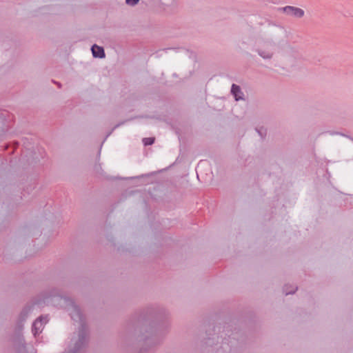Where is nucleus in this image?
Returning a JSON list of instances; mask_svg holds the SVG:
<instances>
[{
  "label": "nucleus",
  "mask_w": 353,
  "mask_h": 353,
  "mask_svg": "<svg viewBox=\"0 0 353 353\" xmlns=\"http://www.w3.org/2000/svg\"><path fill=\"white\" fill-rule=\"evenodd\" d=\"M165 314L163 308L150 307L143 310L137 316L133 326L136 333H139L137 336L139 341H143L144 343L141 352H146L161 343L163 336V332L159 327L154 328L152 323L148 321L159 320Z\"/></svg>",
  "instance_id": "f257e3e1"
},
{
  "label": "nucleus",
  "mask_w": 353,
  "mask_h": 353,
  "mask_svg": "<svg viewBox=\"0 0 353 353\" xmlns=\"http://www.w3.org/2000/svg\"><path fill=\"white\" fill-rule=\"evenodd\" d=\"M278 11L288 17L296 19H301L305 15V11L303 9L292 6H286L285 7L279 8Z\"/></svg>",
  "instance_id": "f03ea898"
},
{
  "label": "nucleus",
  "mask_w": 353,
  "mask_h": 353,
  "mask_svg": "<svg viewBox=\"0 0 353 353\" xmlns=\"http://www.w3.org/2000/svg\"><path fill=\"white\" fill-rule=\"evenodd\" d=\"M48 321L47 316H41L37 318L33 323L32 327V332L34 336L39 334L43 328V325L47 323Z\"/></svg>",
  "instance_id": "7ed1b4c3"
},
{
  "label": "nucleus",
  "mask_w": 353,
  "mask_h": 353,
  "mask_svg": "<svg viewBox=\"0 0 353 353\" xmlns=\"http://www.w3.org/2000/svg\"><path fill=\"white\" fill-rule=\"evenodd\" d=\"M14 345L18 353H25V340L21 333H18L14 337Z\"/></svg>",
  "instance_id": "20e7f679"
},
{
  "label": "nucleus",
  "mask_w": 353,
  "mask_h": 353,
  "mask_svg": "<svg viewBox=\"0 0 353 353\" xmlns=\"http://www.w3.org/2000/svg\"><path fill=\"white\" fill-rule=\"evenodd\" d=\"M231 93L236 101L243 100L244 94L239 85L233 83L231 87Z\"/></svg>",
  "instance_id": "39448f33"
},
{
  "label": "nucleus",
  "mask_w": 353,
  "mask_h": 353,
  "mask_svg": "<svg viewBox=\"0 0 353 353\" xmlns=\"http://www.w3.org/2000/svg\"><path fill=\"white\" fill-rule=\"evenodd\" d=\"M92 53L95 58H104L105 57V51L103 47L94 44L91 48Z\"/></svg>",
  "instance_id": "423d86ee"
},
{
  "label": "nucleus",
  "mask_w": 353,
  "mask_h": 353,
  "mask_svg": "<svg viewBox=\"0 0 353 353\" xmlns=\"http://www.w3.org/2000/svg\"><path fill=\"white\" fill-rule=\"evenodd\" d=\"M256 52L259 55L265 59H270L273 56V52L271 50H264L262 49H257Z\"/></svg>",
  "instance_id": "0eeeda50"
},
{
  "label": "nucleus",
  "mask_w": 353,
  "mask_h": 353,
  "mask_svg": "<svg viewBox=\"0 0 353 353\" xmlns=\"http://www.w3.org/2000/svg\"><path fill=\"white\" fill-rule=\"evenodd\" d=\"M297 290V287L296 286H288V285H285L283 287V292L285 293V295H288V294H294L296 290Z\"/></svg>",
  "instance_id": "6e6552de"
},
{
  "label": "nucleus",
  "mask_w": 353,
  "mask_h": 353,
  "mask_svg": "<svg viewBox=\"0 0 353 353\" xmlns=\"http://www.w3.org/2000/svg\"><path fill=\"white\" fill-rule=\"evenodd\" d=\"M30 307H26L23 309L20 314V319H21V321L26 320V318L27 317L28 312L30 311Z\"/></svg>",
  "instance_id": "1a4fd4ad"
},
{
  "label": "nucleus",
  "mask_w": 353,
  "mask_h": 353,
  "mask_svg": "<svg viewBox=\"0 0 353 353\" xmlns=\"http://www.w3.org/2000/svg\"><path fill=\"white\" fill-rule=\"evenodd\" d=\"M155 139L154 137L143 138V143L144 145H151L154 143Z\"/></svg>",
  "instance_id": "9d476101"
},
{
  "label": "nucleus",
  "mask_w": 353,
  "mask_h": 353,
  "mask_svg": "<svg viewBox=\"0 0 353 353\" xmlns=\"http://www.w3.org/2000/svg\"><path fill=\"white\" fill-rule=\"evenodd\" d=\"M139 0H125V3L132 6H136L139 3Z\"/></svg>",
  "instance_id": "9b49d317"
},
{
  "label": "nucleus",
  "mask_w": 353,
  "mask_h": 353,
  "mask_svg": "<svg viewBox=\"0 0 353 353\" xmlns=\"http://www.w3.org/2000/svg\"><path fill=\"white\" fill-rule=\"evenodd\" d=\"M267 43V46H270V47H274L275 46V43L272 41H268L266 42Z\"/></svg>",
  "instance_id": "f8f14e48"
},
{
  "label": "nucleus",
  "mask_w": 353,
  "mask_h": 353,
  "mask_svg": "<svg viewBox=\"0 0 353 353\" xmlns=\"http://www.w3.org/2000/svg\"><path fill=\"white\" fill-rule=\"evenodd\" d=\"M257 132H258V133L260 134V136H261V137H263V134L262 130H257Z\"/></svg>",
  "instance_id": "ddd939ff"
},
{
  "label": "nucleus",
  "mask_w": 353,
  "mask_h": 353,
  "mask_svg": "<svg viewBox=\"0 0 353 353\" xmlns=\"http://www.w3.org/2000/svg\"><path fill=\"white\" fill-rule=\"evenodd\" d=\"M53 82H54V83H56V84L58 85V87H59V88H61V84L60 83H59V82H55V81H53Z\"/></svg>",
  "instance_id": "4468645a"
},
{
  "label": "nucleus",
  "mask_w": 353,
  "mask_h": 353,
  "mask_svg": "<svg viewBox=\"0 0 353 353\" xmlns=\"http://www.w3.org/2000/svg\"><path fill=\"white\" fill-rule=\"evenodd\" d=\"M162 4H165L167 0H159Z\"/></svg>",
  "instance_id": "2eb2a0df"
},
{
  "label": "nucleus",
  "mask_w": 353,
  "mask_h": 353,
  "mask_svg": "<svg viewBox=\"0 0 353 353\" xmlns=\"http://www.w3.org/2000/svg\"><path fill=\"white\" fill-rule=\"evenodd\" d=\"M71 342H72V343H70V345H74V340H73V341H71ZM73 347H74V346H72H72H70V348H69V350H70V349H71V348H72Z\"/></svg>",
  "instance_id": "dca6fc26"
},
{
  "label": "nucleus",
  "mask_w": 353,
  "mask_h": 353,
  "mask_svg": "<svg viewBox=\"0 0 353 353\" xmlns=\"http://www.w3.org/2000/svg\"><path fill=\"white\" fill-rule=\"evenodd\" d=\"M121 124H117V125L114 126V128L119 127Z\"/></svg>",
  "instance_id": "f3484780"
}]
</instances>
